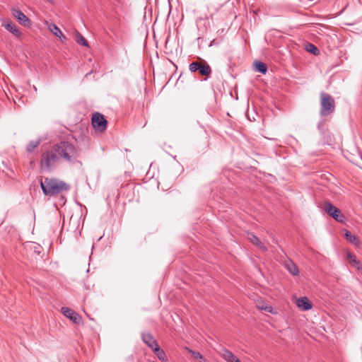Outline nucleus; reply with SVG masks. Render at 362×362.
<instances>
[{
	"mask_svg": "<svg viewBox=\"0 0 362 362\" xmlns=\"http://www.w3.org/2000/svg\"><path fill=\"white\" fill-rule=\"evenodd\" d=\"M185 349L192 355L194 358L199 360V362H206V359L199 352L193 351L188 347H185Z\"/></svg>",
	"mask_w": 362,
	"mask_h": 362,
	"instance_id": "21",
	"label": "nucleus"
},
{
	"mask_svg": "<svg viewBox=\"0 0 362 362\" xmlns=\"http://www.w3.org/2000/svg\"><path fill=\"white\" fill-rule=\"evenodd\" d=\"M12 15L18 22L25 27L31 25V21L19 9H12Z\"/></svg>",
	"mask_w": 362,
	"mask_h": 362,
	"instance_id": "7",
	"label": "nucleus"
},
{
	"mask_svg": "<svg viewBox=\"0 0 362 362\" xmlns=\"http://www.w3.org/2000/svg\"><path fill=\"white\" fill-rule=\"evenodd\" d=\"M306 49L310 52V53H313L315 55H317L320 53V51L319 49L313 44L311 43H309L307 46H306Z\"/></svg>",
	"mask_w": 362,
	"mask_h": 362,
	"instance_id": "24",
	"label": "nucleus"
},
{
	"mask_svg": "<svg viewBox=\"0 0 362 362\" xmlns=\"http://www.w3.org/2000/svg\"><path fill=\"white\" fill-rule=\"evenodd\" d=\"M40 142V140L30 141L26 147L27 151L32 152L36 147L39 146Z\"/></svg>",
	"mask_w": 362,
	"mask_h": 362,
	"instance_id": "23",
	"label": "nucleus"
},
{
	"mask_svg": "<svg viewBox=\"0 0 362 362\" xmlns=\"http://www.w3.org/2000/svg\"><path fill=\"white\" fill-rule=\"evenodd\" d=\"M322 125H323V122H320L318 124V128L320 129Z\"/></svg>",
	"mask_w": 362,
	"mask_h": 362,
	"instance_id": "27",
	"label": "nucleus"
},
{
	"mask_svg": "<svg viewBox=\"0 0 362 362\" xmlns=\"http://www.w3.org/2000/svg\"><path fill=\"white\" fill-rule=\"evenodd\" d=\"M286 268L288 271L294 276L299 274V270L297 266L291 261L286 262L285 264Z\"/></svg>",
	"mask_w": 362,
	"mask_h": 362,
	"instance_id": "17",
	"label": "nucleus"
},
{
	"mask_svg": "<svg viewBox=\"0 0 362 362\" xmlns=\"http://www.w3.org/2000/svg\"><path fill=\"white\" fill-rule=\"evenodd\" d=\"M2 26L4 27L7 30L11 32L13 35H14L17 37H21V36L23 35V34L20 31V30L12 22L3 23Z\"/></svg>",
	"mask_w": 362,
	"mask_h": 362,
	"instance_id": "11",
	"label": "nucleus"
},
{
	"mask_svg": "<svg viewBox=\"0 0 362 362\" xmlns=\"http://www.w3.org/2000/svg\"><path fill=\"white\" fill-rule=\"evenodd\" d=\"M323 210L336 221L341 223L344 221L345 217L341 211L329 202H325L323 205Z\"/></svg>",
	"mask_w": 362,
	"mask_h": 362,
	"instance_id": "5",
	"label": "nucleus"
},
{
	"mask_svg": "<svg viewBox=\"0 0 362 362\" xmlns=\"http://www.w3.org/2000/svg\"><path fill=\"white\" fill-rule=\"evenodd\" d=\"M91 123L94 129L100 132H104L107 128V120L104 115L99 112L92 115Z\"/></svg>",
	"mask_w": 362,
	"mask_h": 362,
	"instance_id": "6",
	"label": "nucleus"
},
{
	"mask_svg": "<svg viewBox=\"0 0 362 362\" xmlns=\"http://www.w3.org/2000/svg\"><path fill=\"white\" fill-rule=\"evenodd\" d=\"M49 30L57 37L62 39H65L64 35H63L61 30L57 27V25L54 23H52L48 27Z\"/></svg>",
	"mask_w": 362,
	"mask_h": 362,
	"instance_id": "18",
	"label": "nucleus"
},
{
	"mask_svg": "<svg viewBox=\"0 0 362 362\" xmlns=\"http://www.w3.org/2000/svg\"><path fill=\"white\" fill-rule=\"evenodd\" d=\"M62 313L66 317L70 319L76 324H79L82 321L81 317L77 313L69 308H62Z\"/></svg>",
	"mask_w": 362,
	"mask_h": 362,
	"instance_id": "8",
	"label": "nucleus"
},
{
	"mask_svg": "<svg viewBox=\"0 0 362 362\" xmlns=\"http://www.w3.org/2000/svg\"><path fill=\"white\" fill-rule=\"evenodd\" d=\"M247 238L250 241L257 245L259 248H260L263 251L267 250L266 246L259 240V238L254 235L253 233H248Z\"/></svg>",
	"mask_w": 362,
	"mask_h": 362,
	"instance_id": "14",
	"label": "nucleus"
},
{
	"mask_svg": "<svg viewBox=\"0 0 362 362\" xmlns=\"http://www.w3.org/2000/svg\"><path fill=\"white\" fill-rule=\"evenodd\" d=\"M335 110V101L332 95L322 92L320 93V110L321 117L327 116Z\"/></svg>",
	"mask_w": 362,
	"mask_h": 362,
	"instance_id": "4",
	"label": "nucleus"
},
{
	"mask_svg": "<svg viewBox=\"0 0 362 362\" xmlns=\"http://www.w3.org/2000/svg\"><path fill=\"white\" fill-rule=\"evenodd\" d=\"M57 151L59 159L68 163L74 164L81 163L78 160L79 152L76 146L68 141H61L53 146Z\"/></svg>",
	"mask_w": 362,
	"mask_h": 362,
	"instance_id": "1",
	"label": "nucleus"
},
{
	"mask_svg": "<svg viewBox=\"0 0 362 362\" xmlns=\"http://www.w3.org/2000/svg\"><path fill=\"white\" fill-rule=\"evenodd\" d=\"M257 306L261 310H265L267 312H269V313H272V306H268V305H265L264 306V305H258Z\"/></svg>",
	"mask_w": 362,
	"mask_h": 362,
	"instance_id": "26",
	"label": "nucleus"
},
{
	"mask_svg": "<svg viewBox=\"0 0 362 362\" xmlns=\"http://www.w3.org/2000/svg\"><path fill=\"white\" fill-rule=\"evenodd\" d=\"M76 42L81 45L88 47L87 40L78 32H76Z\"/></svg>",
	"mask_w": 362,
	"mask_h": 362,
	"instance_id": "22",
	"label": "nucleus"
},
{
	"mask_svg": "<svg viewBox=\"0 0 362 362\" xmlns=\"http://www.w3.org/2000/svg\"><path fill=\"white\" fill-rule=\"evenodd\" d=\"M142 340L152 350L158 345L153 337L149 333L142 334Z\"/></svg>",
	"mask_w": 362,
	"mask_h": 362,
	"instance_id": "13",
	"label": "nucleus"
},
{
	"mask_svg": "<svg viewBox=\"0 0 362 362\" xmlns=\"http://www.w3.org/2000/svg\"><path fill=\"white\" fill-rule=\"evenodd\" d=\"M346 258L349 261L351 267L360 272H362V263L356 258L355 255L350 252H346Z\"/></svg>",
	"mask_w": 362,
	"mask_h": 362,
	"instance_id": "10",
	"label": "nucleus"
},
{
	"mask_svg": "<svg viewBox=\"0 0 362 362\" xmlns=\"http://www.w3.org/2000/svg\"><path fill=\"white\" fill-rule=\"evenodd\" d=\"M220 355L227 362H241L230 351L226 349H223Z\"/></svg>",
	"mask_w": 362,
	"mask_h": 362,
	"instance_id": "12",
	"label": "nucleus"
},
{
	"mask_svg": "<svg viewBox=\"0 0 362 362\" xmlns=\"http://www.w3.org/2000/svg\"><path fill=\"white\" fill-rule=\"evenodd\" d=\"M40 187L43 194L49 197L67 192L70 189V186L65 182L54 177H45L41 180Z\"/></svg>",
	"mask_w": 362,
	"mask_h": 362,
	"instance_id": "2",
	"label": "nucleus"
},
{
	"mask_svg": "<svg viewBox=\"0 0 362 362\" xmlns=\"http://www.w3.org/2000/svg\"><path fill=\"white\" fill-rule=\"evenodd\" d=\"M297 307L303 311L309 310L312 308V303L307 297H300L296 300Z\"/></svg>",
	"mask_w": 362,
	"mask_h": 362,
	"instance_id": "9",
	"label": "nucleus"
},
{
	"mask_svg": "<svg viewBox=\"0 0 362 362\" xmlns=\"http://www.w3.org/2000/svg\"><path fill=\"white\" fill-rule=\"evenodd\" d=\"M199 72L201 75L209 77L211 74V69L209 65L205 62L201 63L199 69Z\"/></svg>",
	"mask_w": 362,
	"mask_h": 362,
	"instance_id": "15",
	"label": "nucleus"
},
{
	"mask_svg": "<svg viewBox=\"0 0 362 362\" xmlns=\"http://www.w3.org/2000/svg\"><path fill=\"white\" fill-rule=\"evenodd\" d=\"M59 160V157L52 146L51 150L42 154L40 162V168L42 170H51L55 168Z\"/></svg>",
	"mask_w": 362,
	"mask_h": 362,
	"instance_id": "3",
	"label": "nucleus"
},
{
	"mask_svg": "<svg viewBox=\"0 0 362 362\" xmlns=\"http://www.w3.org/2000/svg\"><path fill=\"white\" fill-rule=\"evenodd\" d=\"M153 351L155 352L159 360H160L162 362H168V358L165 351L161 349L158 345L155 347Z\"/></svg>",
	"mask_w": 362,
	"mask_h": 362,
	"instance_id": "19",
	"label": "nucleus"
},
{
	"mask_svg": "<svg viewBox=\"0 0 362 362\" xmlns=\"http://www.w3.org/2000/svg\"><path fill=\"white\" fill-rule=\"evenodd\" d=\"M201 63L198 62H194L189 64V69L191 72H195L199 71Z\"/></svg>",
	"mask_w": 362,
	"mask_h": 362,
	"instance_id": "25",
	"label": "nucleus"
},
{
	"mask_svg": "<svg viewBox=\"0 0 362 362\" xmlns=\"http://www.w3.org/2000/svg\"><path fill=\"white\" fill-rule=\"evenodd\" d=\"M345 237L354 245H355V246H356L358 247H360L361 242H360L358 238L356 237V235H352L351 233V232H349V230H346V232H345Z\"/></svg>",
	"mask_w": 362,
	"mask_h": 362,
	"instance_id": "16",
	"label": "nucleus"
},
{
	"mask_svg": "<svg viewBox=\"0 0 362 362\" xmlns=\"http://www.w3.org/2000/svg\"><path fill=\"white\" fill-rule=\"evenodd\" d=\"M255 69L257 71H259L263 74H266L267 71V65L262 62H259V61H256L255 62Z\"/></svg>",
	"mask_w": 362,
	"mask_h": 362,
	"instance_id": "20",
	"label": "nucleus"
}]
</instances>
